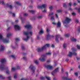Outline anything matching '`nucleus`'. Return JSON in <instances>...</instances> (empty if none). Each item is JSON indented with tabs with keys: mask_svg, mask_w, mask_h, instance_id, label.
<instances>
[{
	"mask_svg": "<svg viewBox=\"0 0 80 80\" xmlns=\"http://www.w3.org/2000/svg\"><path fill=\"white\" fill-rule=\"evenodd\" d=\"M1 65H0V69L1 70H8V67H5L3 63L6 62V60L5 59H2L1 61Z\"/></svg>",
	"mask_w": 80,
	"mask_h": 80,
	"instance_id": "obj_1",
	"label": "nucleus"
},
{
	"mask_svg": "<svg viewBox=\"0 0 80 80\" xmlns=\"http://www.w3.org/2000/svg\"><path fill=\"white\" fill-rule=\"evenodd\" d=\"M50 46V44H46L42 47L41 48H38L37 49V50L38 52H42V51H43L45 49H46V48H47V47H49Z\"/></svg>",
	"mask_w": 80,
	"mask_h": 80,
	"instance_id": "obj_2",
	"label": "nucleus"
},
{
	"mask_svg": "<svg viewBox=\"0 0 80 80\" xmlns=\"http://www.w3.org/2000/svg\"><path fill=\"white\" fill-rule=\"evenodd\" d=\"M41 57H42V58H39V60L41 62H45L46 61V56L45 55H42Z\"/></svg>",
	"mask_w": 80,
	"mask_h": 80,
	"instance_id": "obj_3",
	"label": "nucleus"
},
{
	"mask_svg": "<svg viewBox=\"0 0 80 80\" xmlns=\"http://www.w3.org/2000/svg\"><path fill=\"white\" fill-rule=\"evenodd\" d=\"M72 55H73L76 56L77 55V53L74 51L72 52H69V54L68 55V56L69 57H71L72 56Z\"/></svg>",
	"mask_w": 80,
	"mask_h": 80,
	"instance_id": "obj_4",
	"label": "nucleus"
},
{
	"mask_svg": "<svg viewBox=\"0 0 80 80\" xmlns=\"http://www.w3.org/2000/svg\"><path fill=\"white\" fill-rule=\"evenodd\" d=\"M47 7V5L46 4H42L41 6H38V8H41V9H42V8H44L45 9L46 8V7Z\"/></svg>",
	"mask_w": 80,
	"mask_h": 80,
	"instance_id": "obj_5",
	"label": "nucleus"
},
{
	"mask_svg": "<svg viewBox=\"0 0 80 80\" xmlns=\"http://www.w3.org/2000/svg\"><path fill=\"white\" fill-rule=\"evenodd\" d=\"M29 68H30L31 70L32 71L33 73L35 72V70L36 69L35 67V66H33L32 64H31L30 66L29 67Z\"/></svg>",
	"mask_w": 80,
	"mask_h": 80,
	"instance_id": "obj_6",
	"label": "nucleus"
},
{
	"mask_svg": "<svg viewBox=\"0 0 80 80\" xmlns=\"http://www.w3.org/2000/svg\"><path fill=\"white\" fill-rule=\"evenodd\" d=\"M70 21H71L70 19L67 18L64 21H63V23L64 24L65 23H69Z\"/></svg>",
	"mask_w": 80,
	"mask_h": 80,
	"instance_id": "obj_7",
	"label": "nucleus"
},
{
	"mask_svg": "<svg viewBox=\"0 0 80 80\" xmlns=\"http://www.w3.org/2000/svg\"><path fill=\"white\" fill-rule=\"evenodd\" d=\"M44 67H46L47 68V69H49V70H52L53 68V66L50 65H48L47 66L46 65H45Z\"/></svg>",
	"mask_w": 80,
	"mask_h": 80,
	"instance_id": "obj_8",
	"label": "nucleus"
},
{
	"mask_svg": "<svg viewBox=\"0 0 80 80\" xmlns=\"http://www.w3.org/2000/svg\"><path fill=\"white\" fill-rule=\"evenodd\" d=\"M53 37H54V36L53 35H50V33H49L48 35H47V40H49V39H50L51 38H53Z\"/></svg>",
	"mask_w": 80,
	"mask_h": 80,
	"instance_id": "obj_9",
	"label": "nucleus"
},
{
	"mask_svg": "<svg viewBox=\"0 0 80 80\" xmlns=\"http://www.w3.org/2000/svg\"><path fill=\"white\" fill-rule=\"evenodd\" d=\"M58 72V68H57L55 69L52 72V75H54L55 73V72Z\"/></svg>",
	"mask_w": 80,
	"mask_h": 80,
	"instance_id": "obj_10",
	"label": "nucleus"
},
{
	"mask_svg": "<svg viewBox=\"0 0 80 80\" xmlns=\"http://www.w3.org/2000/svg\"><path fill=\"white\" fill-rule=\"evenodd\" d=\"M31 35H32V32H29L28 31H27L26 32H24V34L25 35H28L29 34Z\"/></svg>",
	"mask_w": 80,
	"mask_h": 80,
	"instance_id": "obj_11",
	"label": "nucleus"
},
{
	"mask_svg": "<svg viewBox=\"0 0 80 80\" xmlns=\"http://www.w3.org/2000/svg\"><path fill=\"white\" fill-rule=\"evenodd\" d=\"M14 28L16 30H20V26L18 25H14Z\"/></svg>",
	"mask_w": 80,
	"mask_h": 80,
	"instance_id": "obj_12",
	"label": "nucleus"
},
{
	"mask_svg": "<svg viewBox=\"0 0 80 80\" xmlns=\"http://www.w3.org/2000/svg\"><path fill=\"white\" fill-rule=\"evenodd\" d=\"M60 37V36L59 35H57L56 36V39H55V40L56 41V42H57V43H58V42H59V41H58V38H59V37Z\"/></svg>",
	"mask_w": 80,
	"mask_h": 80,
	"instance_id": "obj_13",
	"label": "nucleus"
},
{
	"mask_svg": "<svg viewBox=\"0 0 80 80\" xmlns=\"http://www.w3.org/2000/svg\"><path fill=\"white\" fill-rule=\"evenodd\" d=\"M24 27L28 29H30V28H32V25L30 24H27L26 26H24Z\"/></svg>",
	"mask_w": 80,
	"mask_h": 80,
	"instance_id": "obj_14",
	"label": "nucleus"
},
{
	"mask_svg": "<svg viewBox=\"0 0 80 80\" xmlns=\"http://www.w3.org/2000/svg\"><path fill=\"white\" fill-rule=\"evenodd\" d=\"M20 67H19V66H17L16 68H12V71H15V70H16L17 69H20Z\"/></svg>",
	"mask_w": 80,
	"mask_h": 80,
	"instance_id": "obj_15",
	"label": "nucleus"
},
{
	"mask_svg": "<svg viewBox=\"0 0 80 80\" xmlns=\"http://www.w3.org/2000/svg\"><path fill=\"white\" fill-rule=\"evenodd\" d=\"M62 78L63 80H72V78H68L67 77H63Z\"/></svg>",
	"mask_w": 80,
	"mask_h": 80,
	"instance_id": "obj_16",
	"label": "nucleus"
},
{
	"mask_svg": "<svg viewBox=\"0 0 80 80\" xmlns=\"http://www.w3.org/2000/svg\"><path fill=\"white\" fill-rule=\"evenodd\" d=\"M1 48L0 49V51H3L4 49H5V47L2 46V45L0 46Z\"/></svg>",
	"mask_w": 80,
	"mask_h": 80,
	"instance_id": "obj_17",
	"label": "nucleus"
},
{
	"mask_svg": "<svg viewBox=\"0 0 80 80\" xmlns=\"http://www.w3.org/2000/svg\"><path fill=\"white\" fill-rule=\"evenodd\" d=\"M57 27H61V23L60 21H58V23L57 24Z\"/></svg>",
	"mask_w": 80,
	"mask_h": 80,
	"instance_id": "obj_18",
	"label": "nucleus"
},
{
	"mask_svg": "<svg viewBox=\"0 0 80 80\" xmlns=\"http://www.w3.org/2000/svg\"><path fill=\"white\" fill-rule=\"evenodd\" d=\"M71 40L72 42H75L77 41V40L75 38H74L73 37L71 38Z\"/></svg>",
	"mask_w": 80,
	"mask_h": 80,
	"instance_id": "obj_19",
	"label": "nucleus"
},
{
	"mask_svg": "<svg viewBox=\"0 0 80 80\" xmlns=\"http://www.w3.org/2000/svg\"><path fill=\"white\" fill-rule=\"evenodd\" d=\"M29 12L30 13H31L33 14L35 12H36V11L35 10H29Z\"/></svg>",
	"mask_w": 80,
	"mask_h": 80,
	"instance_id": "obj_20",
	"label": "nucleus"
},
{
	"mask_svg": "<svg viewBox=\"0 0 80 80\" xmlns=\"http://www.w3.org/2000/svg\"><path fill=\"white\" fill-rule=\"evenodd\" d=\"M6 6L8 7L10 9H12V5H10L9 6V4H8V3L7 4Z\"/></svg>",
	"mask_w": 80,
	"mask_h": 80,
	"instance_id": "obj_21",
	"label": "nucleus"
},
{
	"mask_svg": "<svg viewBox=\"0 0 80 80\" xmlns=\"http://www.w3.org/2000/svg\"><path fill=\"white\" fill-rule=\"evenodd\" d=\"M29 38V37L27 36V38H23V40H24L25 41H26V42H27L28 41V39Z\"/></svg>",
	"mask_w": 80,
	"mask_h": 80,
	"instance_id": "obj_22",
	"label": "nucleus"
},
{
	"mask_svg": "<svg viewBox=\"0 0 80 80\" xmlns=\"http://www.w3.org/2000/svg\"><path fill=\"white\" fill-rule=\"evenodd\" d=\"M21 19L22 20V23H23L24 22V20H25V19L21 17Z\"/></svg>",
	"mask_w": 80,
	"mask_h": 80,
	"instance_id": "obj_23",
	"label": "nucleus"
},
{
	"mask_svg": "<svg viewBox=\"0 0 80 80\" xmlns=\"http://www.w3.org/2000/svg\"><path fill=\"white\" fill-rule=\"evenodd\" d=\"M16 3L18 5H20V6H21V3H20V2H16Z\"/></svg>",
	"mask_w": 80,
	"mask_h": 80,
	"instance_id": "obj_24",
	"label": "nucleus"
},
{
	"mask_svg": "<svg viewBox=\"0 0 80 80\" xmlns=\"http://www.w3.org/2000/svg\"><path fill=\"white\" fill-rule=\"evenodd\" d=\"M39 34H42L43 33V31L42 29H41L39 33Z\"/></svg>",
	"mask_w": 80,
	"mask_h": 80,
	"instance_id": "obj_25",
	"label": "nucleus"
},
{
	"mask_svg": "<svg viewBox=\"0 0 80 80\" xmlns=\"http://www.w3.org/2000/svg\"><path fill=\"white\" fill-rule=\"evenodd\" d=\"M66 47H67V44L64 43L63 44V48H65Z\"/></svg>",
	"mask_w": 80,
	"mask_h": 80,
	"instance_id": "obj_26",
	"label": "nucleus"
},
{
	"mask_svg": "<svg viewBox=\"0 0 80 80\" xmlns=\"http://www.w3.org/2000/svg\"><path fill=\"white\" fill-rule=\"evenodd\" d=\"M17 78V74L16 73L15 74L14 76V78L15 79H16Z\"/></svg>",
	"mask_w": 80,
	"mask_h": 80,
	"instance_id": "obj_27",
	"label": "nucleus"
},
{
	"mask_svg": "<svg viewBox=\"0 0 80 80\" xmlns=\"http://www.w3.org/2000/svg\"><path fill=\"white\" fill-rule=\"evenodd\" d=\"M9 13H12V17H15V14L14 13H12V12H9Z\"/></svg>",
	"mask_w": 80,
	"mask_h": 80,
	"instance_id": "obj_28",
	"label": "nucleus"
},
{
	"mask_svg": "<svg viewBox=\"0 0 80 80\" xmlns=\"http://www.w3.org/2000/svg\"><path fill=\"white\" fill-rule=\"evenodd\" d=\"M62 12V10H57V13H61V12Z\"/></svg>",
	"mask_w": 80,
	"mask_h": 80,
	"instance_id": "obj_29",
	"label": "nucleus"
},
{
	"mask_svg": "<svg viewBox=\"0 0 80 80\" xmlns=\"http://www.w3.org/2000/svg\"><path fill=\"white\" fill-rule=\"evenodd\" d=\"M64 36L65 37H67V38H68V37L70 36V34H66Z\"/></svg>",
	"mask_w": 80,
	"mask_h": 80,
	"instance_id": "obj_30",
	"label": "nucleus"
},
{
	"mask_svg": "<svg viewBox=\"0 0 80 80\" xmlns=\"http://www.w3.org/2000/svg\"><path fill=\"white\" fill-rule=\"evenodd\" d=\"M46 54L47 55H51L52 54L51 52H48L46 53Z\"/></svg>",
	"mask_w": 80,
	"mask_h": 80,
	"instance_id": "obj_31",
	"label": "nucleus"
},
{
	"mask_svg": "<svg viewBox=\"0 0 80 80\" xmlns=\"http://www.w3.org/2000/svg\"><path fill=\"white\" fill-rule=\"evenodd\" d=\"M11 57H12L13 58H16L15 55H12L11 56Z\"/></svg>",
	"mask_w": 80,
	"mask_h": 80,
	"instance_id": "obj_32",
	"label": "nucleus"
},
{
	"mask_svg": "<svg viewBox=\"0 0 80 80\" xmlns=\"http://www.w3.org/2000/svg\"><path fill=\"white\" fill-rule=\"evenodd\" d=\"M2 4V5H5L4 2L3 1H0V4Z\"/></svg>",
	"mask_w": 80,
	"mask_h": 80,
	"instance_id": "obj_33",
	"label": "nucleus"
},
{
	"mask_svg": "<svg viewBox=\"0 0 80 80\" xmlns=\"http://www.w3.org/2000/svg\"><path fill=\"white\" fill-rule=\"evenodd\" d=\"M16 42H18V41H20L19 38H16L15 39Z\"/></svg>",
	"mask_w": 80,
	"mask_h": 80,
	"instance_id": "obj_34",
	"label": "nucleus"
},
{
	"mask_svg": "<svg viewBox=\"0 0 80 80\" xmlns=\"http://www.w3.org/2000/svg\"><path fill=\"white\" fill-rule=\"evenodd\" d=\"M34 62L35 64H36L37 65V64H38V62L37 61V60H35L34 61Z\"/></svg>",
	"mask_w": 80,
	"mask_h": 80,
	"instance_id": "obj_35",
	"label": "nucleus"
},
{
	"mask_svg": "<svg viewBox=\"0 0 80 80\" xmlns=\"http://www.w3.org/2000/svg\"><path fill=\"white\" fill-rule=\"evenodd\" d=\"M6 73H7V74H8V75H9V74H10V72H9V71H8V70L6 71Z\"/></svg>",
	"mask_w": 80,
	"mask_h": 80,
	"instance_id": "obj_36",
	"label": "nucleus"
},
{
	"mask_svg": "<svg viewBox=\"0 0 80 80\" xmlns=\"http://www.w3.org/2000/svg\"><path fill=\"white\" fill-rule=\"evenodd\" d=\"M53 15V12H51L49 13L48 16H50V15Z\"/></svg>",
	"mask_w": 80,
	"mask_h": 80,
	"instance_id": "obj_37",
	"label": "nucleus"
},
{
	"mask_svg": "<svg viewBox=\"0 0 80 80\" xmlns=\"http://www.w3.org/2000/svg\"><path fill=\"white\" fill-rule=\"evenodd\" d=\"M0 78H1V79H2V80H3V79H5V78L2 77V76L1 75H0Z\"/></svg>",
	"mask_w": 80,
	"mask_h": 80,
	"instance_id": "obj_38",
	"label": "nucleus"
},
{
	"mask_svg": "<svg viewBox=\"0 0 80 80\" xmlns=\"http://www.w3.org/2000/svg\"><path fill=\"white\" fill-rule=\"evenodd\" d=\"M40 80H44V79H45V78H44L43 77H41L40 78Z\"/></svg>",
	"mask_w": 80,
	"mask_h": 80,
	"instance_id": "obj_39",
	"label": "nucleus"
},
{
	"mask_svg": "<svg viewBox=\"0 0 80 80\" xmlns=\"http://www.w3.org/2000/svg\"><path fill=\"white\" fill-rule=\"evenodd\" d=\"M49 9H50V10H52V9H53V6H51L49 8Z\"/></svg>",
	"mask_w": 80,
	"mask_h": 80,
	"instance_id": "obj_40",
	"label": "nucleus"
},
{
	"mask_svg": "<svg viewBox=\"0 0 80 80\" xmlns=\"http://www.w3.org/2000/svg\"><path fill=\"white\" fill-rule=\"evenodd\" d=\"M46 78H47V80H50V78L47 77V76H46Z\"/></svg>",
	"mask_w": 80,
	"mask_h": 80,
	"instance_id": "obj_41",
	"label": "nucleus"
},
{
	"mask_svg": "<svg viewBox=\"0 0 80 80\" xmlns=\"http://www.w3.org/2000/svg\"><path fill=\"white\" fill-rule=\"evenodd\" d=\"M22 49L23 50H25V48L24 47V46L22 45Z\"/></svg>",
	"mask_w": 80,
	"mask_h": 80,
	"instance_id": "obj_42",
	"label": "nucleus"
},
{
	"mask_svg": "<svg viewBox=\"0 0 80 80\" xmlns=\"http://www.w3.org/2000/svg\"><path fill=\"white\" fill-rule=\"evenodd\" d=\"M42 18V16H39L38 17V18Z\"/></svg>",
	"mask_w": 80,
	"mask_h": 80,
	"instance_id": "obj_43",
	"label": "nucleus"
},
{
	"mask_svg": "<svg viewBox=\"0 0 80 80\" xmlns=\"http://www.w3.org/2000/svg\"><path fill=\"white\" fill-rule=\"evenodd\" d=\"M21 80H28V79H25L24 78H21Z\"/></svg>",
	"mask_w": 80,
	"mask_h": 80,
	"instance_id": "obj_44",
	"label": "nucleus"
},
{
	"mask_svg": "<svg viewBox=\"0 0 80 80\" xmlns=\"http://www.w3.org/2000/svg\"><path fill=\"white\" fill-rule=\"evenodd\" d=\"M63 7H67V5L66 4H65V3H64L63 5Z\"/></svg>",
	"mask_w": 80,
	"mask_h": 80,
	"instance_id": "obj_45",
	"label": "nucleus"
},
{
	"mask_svg": "<svg viewBox=\"0 0 80 80\" xmlns=\"http://www.w3.org/2000/svg\"><path fill=\"white\" fill-rule=\"evenodd\" d=\"M51 20H54V16L51 17Z\"/></svg>",
	"mask_w": 80,
	"mask_h": 80,
	"instance_id": "obj_46",
	"label": "nucleus"
},
{
	"mask_svg": "<svg viewBox=\"0 0 80 80\" xmlns=\"http://www.w3.org/2000/svg\"><path fill=\"white\" fill-rule=\"evenodd\" d=\"M77 47L78 49H80V46H79L78 45H77Z\"/></svg>",
	"mask_w": 80,
	"mask_h": 80,
	"instance_id": "obj_47",
	"label": "nucleus"
},
{
	"mask_svg": "<svg viewBox=\"0 0 80 80\" xmlns=\"http://www.w3.org/2000/svg\"><path fill=\"white\" fill-rule=\"evenodd\" d=\"M24 16H27L28 15V14L26 13H25L24 14Z\"/></svg>",
	"mask_w": 80,
	"mask_h": 80,
	"instance_id": "obj_48",
	"label": "nucleus"
},
{
	"mask_svg": "<svg viewBox=\"0 0 80 80\" xmlns=\"http://www.w3.org/2000/svg\"><path fill=\"white\" fill-rule=\"evenodd\" d=\"M69 6H72V2H70L69 3Z\"/></svg>",
	"mask_w": 80,
	"mask_h": 80,
	"instance_id": "obj_49",
	"label": "nucleus"
},
{
	"mask_svg": "<svg viewBox=\"0 0 80 80\" xmlns=\"http://www.w3.org/2000/svg\"><path fill=\"white\" fill-rule=\"evenodd\" d=\"M72 15H76V14H75V13H74V12H72Z\"/></svg>",
	"mask_w": 80,
	"mask_h": 80,
	"instance_id": "obj_50",
	"label": "nucleus"
},
{
	"mask_svg": "<svg viewBox=\"0 0 80 80\" xmlns=\"http://www.w3.org/2000/svg\"><path fill=\"white\" fill-rule=\"evenodd\" d=\"M52 48H54L55 47V46L53 44H52Z\"/></svg>",
	"mask_w": 80,
	"mask_h": 80,
	"instance_id": "obj_51",
	"label": "nucleus"
},
{
	"mask_svg": "<svg viewBox=\"0 0 80 80\" xmlns=\"http://www.w3.org/2000/svg\"><path fill=\"white\" fill-rule=\"evenodd\" d=\"M10 27H9L7 29V30L8 32V30H10Z\"/></svg>",
	"mask_w": 80,
	"mask_h": 80,
	"instance_id": "obj_52",
	"label": "nucleus"
},
{
	"mask_svg": "<svg viewBox=\"0 0 80 80\" xmlns=\"http://www.w3.org/2000/svg\"><path fill=\"white\" fill-rule=\"evenodd\" d=\"M75 75H76V76H78V73L77 72H75Z\"/></svg>",
	"mask_w": 80,
	"mask_h": 80,
	"instance_id": "obj_53",
	"label": "nucleus"
},
{
	"mask_svg": "<svg viewBox=\"0 0 80 80\" xmlns=\"http://www.w3.org/2000/svg\"><path fill=\"white\" fill-rule=\"evenodd\" d=\"M72 51H75V50H75V49H74V48H72Z\"/></svg>",
	"mask_w": 80,
	"mask_h": 80,
	"instance_id": "obj_54",
	"label": "nucleus"
},
{
	"mask_svg": "<svg viewBox=\"0 0 80 80\" xmlns=\"http://www.w3.org/2000/svg\"><path fill=\"white\" fill-rule=\"evenodd\" d=\"M77 5V3L75 2V3H74L73 5L74 6H75L76 5Z\"/></svg>",
	"mask_w": 80,
	"mask_h": 80,
	"instance_id": "obj_55",
	"label": "nucleus"
},
{
	"mask_svg": "<svg viewBox=\"0 0 80 80\" xmlns=\"http://www.w3.org/2000/svg\"><path fill=\"white\" fill-rule=\"evenodd\" d=\"M78 12H79V13H80V8H79L78 9Z\"/></svg>",
	"mask_w": 80,
	"mask_h": 80,
	"instance_id": "obj_56",
	"label": "nucleus"
},
{
	"mask_svg": "<svg viewBox=\"0 0 80 80\" xmlns=\"http://www.w3.org/2000/svg\"><path fill=\"white\" fill-rule=\"evenodd\" d=\"M18 20H16L15 21V22L16 23H18Z\"/></svg>",
	"mask_w": 80,
	"mask_h": 80,
	"instance_id": "obj_57",
	"label": "nucleus"
},
{
	"mask_svg": "<svg viewBox=\"0 0 80 80\" xmlns=\"http://www.w3.org/2000/svg\"><path fill=\"white\" fill-rule=\"evenodd\" d=\"M69 60V59H67V58H66V60H65V61L66 62H68V61Z\"/></svg>",
	"mask_w": 80,
	"mask_h": 80,
	"instance_id": "obj_58",
	"label": "nucleus"
},
{
	"mask_svg": "<svg viewBox=\"0 0 80 80\" xmlns=\"http://www.w3.org/2000/svg\"><path fill=\"white\" fill-rule=\"evenodd\" d=\"M47 12V10L45 9L42 11V12Z\"/></svg>",
	"mask_w": 80,
	"mask_h": 80,
	"instance_id": "obj_59",
	"label": "nucleus"
},
{
	"mask_svg": "<svg viewBox=\"0 0 80 80\" xmlns=\"http://www.w3.org/2000/svg\"><path fill=\"white\" fill-rule=\"evenodd\" d=\"M76 22H77V23H78V19H76Z\"/></svg>",
	"mask_w": 80,
	"mask_h": 80,
	"instance_id": "obj_60",
	"label": "nucleus"
},
{
	"mask_svg": "<svg viewBox=\"0 0 80 80\" xmlns=\"http://www.w3.org/2000/svg\"><path fill=\"white\" fill-rule=\"evenodd\" d=\"M29 7L30 8H33V6L31 5H30Z\"/></svg>",
	"mask_w": 80,
	"mask_h": 80,
	"instance_id": "obj_61",
	"label": "nucleus"
},
{
	"mask_svg": "<svg viewBox=\"0 0 80 80\" xmlns=\"http://www.w3.org/2000/svg\"><path fill=\"white\" fill-rule=\"evenodd\" d=\"M52 24H53V25H57V23L54 22H52Z\"/></svg>",
	"mask_w": 80,
	"mask_h": 80,
	"instance_id": "obj_62",
	"label": "nucleus"
},
{
	"mask_svg": "<svg viewBox=\"0 0 80 80\" xmlns=\"http://www.w3.org/2000/svg\"><path fill=\"white\" fill-rule=\"evenodd\" d=\"M23 59H24V60H26V58H25V57H23Z\"/></svg>",
	"mask_w": 80,
	"mask_h": 80,
	"instance_id": "obj_63",
	"label": "nucleus"
},
{
	"mask_svg": "<svg viewBox=\"0 0 80 80\" xmlns=\"http://www.w3.org/2000/svg\"><path fill=\"white\" fill-rule=\"evenodd\" d=\"M78 32H80V28L78 29Z\"/></svg>",
	"mask_w": 80,
	"mask_h": 80,
	"instance_id": "obj_64",
	"label": "nucleus"
}]
</instances>
